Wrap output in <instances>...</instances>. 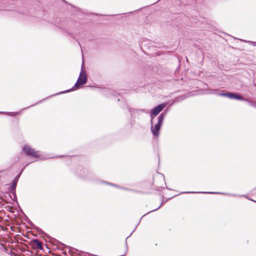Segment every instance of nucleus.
Here are the masks:
<instances>
[{
    "label": "nucleus",
    "instance_id": "obj_13",
    "mask_svg": "<svg viewBox=\"0 0 256 256\" xmlns=\"http://www.w3.org/2000/svg\"><path fill=\"white\" fill-rule=\"evenodd\" d=\"M2 112H0V113H1Z\"/></svg>",
    "mask_w": 256,
    "mask_h": 256
},
{
    "label": "nucleus",
    "instance_id": "obj_2",
    "mask_svg": "<svg viewBox=\"0 0 256 256\" xmlns=\"http://www.w3.org/2000/svg\"><path fill=\"white\" fill-rule=\"evenodd\" d=\"M86 82V75L84 71L83 70L82 68L81 72L80 74L79 77L78 79L76 82L74 84V87L66 92H70L78 89L80 86L84 84Z\"/></svg>",
    "mask_w": 256,
    "mask_h": 256
},
{
    "label": "nucleus",
    "instance_id": "obj_1",
    "mask_svg": "<svg viewBox=\"0 0 256 256\" xmlns=\"http://www.w3.org/2000/svg\"><path fill=\"white\" fill-rule=\"evenodd\" d=\"M165 116V114L162 113L158 117V122L154 126L152 125V123L151 126V131L154 136L156 137H158L160 134V130L162 124V122Z\"/></svg>",
    "mask_w": 256,
    "mask_h": 256
},
{
    "label": "nucleus",
    "instance_id": "obj_6",
    "mask_svg": "<svg viewBox=\"0 0 256 256\" xmlns=\"http://www.w3.org/2000/svg\"><path fill=\"white\" fill-rule=\"evenodd\" d=\"M182 193H208V194H217L218 192H183Z\"/></svg>",
    "mask_w": 256,
    "mask_h": 256
},
{
    "label": "nucleus",
    "instance_id": "obj_11",
    "mask_svg": "<svg viewBox=\"0 0 256 256\" xmlns=\"http://www.w3.org/2000/svg\"><path fill=\"white\" fill-rule=\"evenodd\" d=\"M16 182H16V180H15L14 181L13 184H12V189H14H14H15V188H16Z\"/></svg>",
    "mask_w": 256,
    "mask_h": 256
},
{
    "label": "nucleus",
    "instance_id": "obj_4",
    "mask_svg": "<svg viewBox=\"0 0 256 256\" xmlns=\"http://www.w3.org/2000/svg\"><path fill=\"white\" fill-rule=\"evenodd\" d=\"M166 106V104H162L154 108L150 113L151 123L152 124L154 118L158 115Z\"/></svg>",
    "mask_w": 256,
    "mask_h": 256
},
{
    "label": "nucleus",
    "instance_id": "obj_5",
    "mask_svg": "<svg viewBox=\"0 0 256 256\" xmlns=\"http://www.w3.org/2000/svg\"><path fill=\"white\" fill-rule=\"evenodd\" d=\"M226 97L230 99H236L241 100H244L242 96L235 93L227 92Z\"/></svg>",
    "mask_w": 256,
    "mask_h": 256
},
{
    "label": "nucleus",
    "instance_id": "obj_10",
    "mask_svg": "<svg viewBox=\"0 0 256 256\" xmlns=\"http://www.w3.org/2000/svg\"><path fill=\"white\" fill-rule=\"evenodd\" d=\"M216 94L219 96H226V97L227 92L226 93H216Z\"/></svg>",
    "mask_w": 256,
    "mask_h": 256
},
{
    "label": "nucleus",
    "instance_id": "obj_8",
    "mask_svg": "<svg viewBox=\"0 0 256 256\" xmlns=\"http://www.w3.org/2000/svg\"><path fill=\"white\" fill-rule=\"evenodd\" d=\"M242 41H243V40H241ZM244 42H248L249 44H252L253 46H256V42H252V41H246V40H244Z\"/></svg>",
    "mask_w": 256,
    "mask_h": 256
},
{
    "label": "nucleus",
    "instance_id": "obj_7",
    "mask_svg": "<svg viewBox=\"0 0 256 256\" xmlns=\"http://www.w3.org/2000/svg\"><path fill=\"white\" fill-rule=\"evenodd\" d=\"M35 242L36 244V246H38V247L40 248V249H42V244L38 240H35Z\"/></svg>",
    "mask_w": 256,
    "mask_h": 256
},
{
    "label": "nucleus",
    "instance_id": "obj_3",
    "mask_svg": "<svg viewBox=\"0 0 256 256\" xmlns=\"http://www.w3.org/2000/svg\"><path fill=\"white\" fill-rule=\"evenodd\" d=\"M23 152L27 155L33 158H37L40 156V152L36 151L32 148L30 146L26 145L22 149Z\"/></svg>",
    "mask_w": 256,
    "mask_h": 256
},
{
    "label": "nucleus",
    "instance_id": "obj_9",
    "mask_svg": "<svg viewBox=\"0 0 256 256\" xmlns=\"http://www.w3.org/2000/svg\"><path fill=\"white\" fill-rule=\"evenodd\" d=\"M244 100L248 102L250 104V106H254V103L256 102H252V101L248 100L246 99H244Z\"/></svg>",
    "mask_w": 256,
    "mask_h": 256
},
{
    "label": "nucleus",
    "instance_id": "obj_12",
    "mask_svg": "<svg viewBox=\"0 0 256 256\" xmlns=\"http://www.w3.org/2000/svg\"><path fill=\"white\" fill-rule=\"evenodd\" d=\"M254 108H256V102L254 103Z\"/></svg>",
    "mask_w": 256,
    "mask_h": 256
}]
</instances>
